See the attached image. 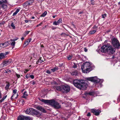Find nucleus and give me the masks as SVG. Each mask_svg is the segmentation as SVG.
<instances>
[{"mask_svg":"<svg viewBox=\"0 0 120 120\" xmlns=\"http://www.w3.org/2000/svg\"><path fill=\"white\" fill-rule=\"evenodd\" d=\"M73 83L75 87L80 90L86 89L87 84L84 83V80L75 79L74 80Z\"/></svg>","mask_w":120,"mask_h":120,"instance_id":"obj_1","label":"nucleus"},{"mask_svg":"<svg viewBox=\"0 0 120 120\" xmlns=\"http://www.w3.org/2000/svg\"><path fill=\"white\" fill-rule=\"evenodd\" d=\"M81 69L83 73H87L91 71L93 68L90 63L88 62H86L83 64Z\"/></svg>","mask_w":120,"mask_h":120,"instance_id":"obj_2","label":"nucleus"},{"mask_svg":"<svg viewBox=\"0 0 120 120\" xmlns=\"http://www.w3.org/2000/svg\"><path fill=\"white\" fill-rule=\"evenodd\" d=\"M112 43L113 46L117 49L120 48V44L117 39L114 38L112 40Z\"/></svg>","mask_w":120,"mask_h":120,"instance_id":"obj_3","label":"nucleus"},{"mask_svg":"<svg viewBox=\"0 0 120 120\" xmlns=\"http://www.w3.org/2000/svg\"><path fill=\"white\" fill-rule=\"evenodd\" d=\"M0 5L4 10H6L8 7L7 0H0Z\"/></svg>","mask_w":120,"mask_h":120,"instance_id":"obj_4","label":"nucleus"},{"mask_svg":"<svg viewBox=\"0 0 120 120\" xmlns=\"http://www.w3.org/2000/svg\"><path fill=\"white\" fill-rule=\"evenodd\" d=\"M51 105L55 109H58L61 107L60 104L54 100H52Z\"/></svg>","mask_w":120,"mask_h":120,"instance_id":"obj_5","label":"nucleus"},{"mask_svg":"<svg viewBox=\"0 0 120 120\" xmlns=\"http://www.w3.org/2000/svg\"><path fill=\"white\" fill-rule=\"evenodd\" d=\"M62 90L66 93L68 92L70 90V86L66 84L62 86Z\"/></svg>","mask_w":120,"mask_h":120,"instance_id":"obj_6","label":"nucleus"},{"mask_svg":"<svg viewBox=\"0 0 120 120\" xmlns=\"http://www.w3.org/2000/svg\"><path fill=\"white\" fill-rule=\"evenodd\" d=\"M103 81L104 80L103 79H101L98 78L97 77H93L92 82H94V83H99L101 84L103 82Z\"/></svg>","mask_w":120,"mask_h":120,"instance_id":"obj_7","label":"nucleus"},{"mask_svg":"<svg viewBox=\"0 0 120 120\" xmlns=\"http://www.w3.org/2000/svg\"><path fill=\"white\" fill-rule=\"evenodd\" d=\"M109 45H104L102 46L101 49V52L103 53L107 52Z\"/></svg>","mask_w":120,"mask_h":120,"instance_id":"obj_8","label":"nucleus"},{"mask_svg":"<svg viewBox=\"0 0 120 120\" xmlns=\"http://www.w3.org/2000/svg\"><path fill=\"white\" fill-rule=\"evenodd\" d=\"M107 52L109 54H112L115 52V49L113 48L112 46L110 45H109Z\"/></svg>","mask_w":120,"mask_h":120,"instance_id":"obj_9","label":"nucleus"},{"mask_svg":"<svg viewBox=\"0 0 120 120\" xmlns=\"http://www.w3.org/2000/svg\"><path fill=\"white\" fill-rule=\"evenodd\" d=\"M34 109L32 108H27L25 111L26 113L27 114L32 115L34 112Z\"/></svg>","mask_w":120,"mask_h":120,"instance_id":"obj_10","label":"nucleus"},{"mask_svg":"<svg viewBox=\"0 0 120 120\" xmlns=\"http://www.w3.org/2000/svg\"><path fill=\"white\" fill-rule=\"evenodd\" d=\"M12 62V60L11 59H9L7 61H4L3 63V65L4 67L6 66L11 63Z\"/></svg>","mask_w":120,"mask_h":120,"instance_id":"obj_11","label":"nucleus"},{"mask_svg":"<svg viewBox=\"0 0 120 120\" xmlns=\"http://www.w3.org/2000/svg\"><path fill=\"white\" fill-rule=\"evenodd\" d=\"M36 108L37 109L40 110L43 113H46V111L44 108L41 106H38L36 107Z\"/></svg>","mask_w":120,"mask_h":120,"instance_id":"obj_12","label":"nucleus"},{"mask_svg":"<svg viewBox=\"0 0 120 120\" xmlns=\"http://www.w3.org/2000/svg\"><path fill=\"white\" fill-rule=\"evenodd\" d=\"M91 111L92 112L94 113L95 115L96 116L99 115L100 113L101 112V111L99 110H96L94 109H92Z\"/></svg>","mask_w":120,"mask_h":120,"instance_id":"obj_13","label":"nucleus"},{"mask_svg":"<svg viewBox=\"0 0 120 120\" xmlns=\"http://www.w3.org/2000/svg\"><path fill=\"white\" fill-rule=\"evenodd\" d=\"M52 101V100H48L42 99L41 101L45 104H49L51 105Z\"/></svg>","mask_w":120,"mask_h":120,"instance_id":"obj_14","label":"nucleus"},{"mask_svg":"<svg viewBox=\"0 0 120 120\" xmlns=\"http://www.w3.org/2000/svg\"><path fill=\"white\" fill-rule=\"evenodd\" d=\"M17 90L16 89H14L13 90V95L11 96V100H13V97H14V96H15V95H16V97H15V98H17V97L18 95V94L17 93Z\"/></svg>","mask_w":120,"mask_h":120,"instance_id":"obj_15","label":"nucleus"},{"mask_svg":"<svg viewBox=\"0 0 120 120\" xmlns=\"http://www.w3.org/2000/svg\"><path fill=\"white\" fill-rule=\"evenodd\" d=\"M62 19H59L57 21H55L53 22V24L55 25H57L62 23Z\"/></svg>","mask_w":120,"mask_h":120,"instance_id":"obj_16","label":"nucleus"},{"mask_svg":"<svg viewBox=\"0 0 120 120\" xmlns=\"http://www.w3.org/2000/svg\"><path fill=\"white\" fill-rule=\"evenodd\" d=\"M40 115V113L38 111L35 110V109H34V112H33V113H32V115Z\"/></svg>","mask_w":120,"mask_h":120,"instance_id":"obj_17","label":"nucleus"},{"mask_svg":"<svg viewBox=\"0 0 120 120\" xmlns=\"http://www.w3.org/2000/svg\"><path fill=\"white\" fill-rule=\"evenodd\" d=\"M54 88L58 91H61L62 90V86H55L54 87Z\"/></svg>","mask_w":120,"mask_h":120,"instance_id":"obj_18","label":"nucleus"},{"mask_svg":"<svg viewBox=\"0 0 120 120\" xmlns=\"http://www.w3.org/2000/svg\"><path fill=\"white\" fill-rule=\"evenodd\" d=\"M32 40V39L30 38L27 40L25 42L24 44L26 45L25 46H27L29 44V43Z\"/></svg>","mask_w":120,"mask_h":120,"instance_id":"obj_19","label":"nucleus"},{"mask_svg":"<svg viewBox=\"0 0 120 120\" xmlns=\"http://www.w3.org/2000/svg\"><path fill=\"white\" fill-rule=\"evenodd\" d=\"M25 116L20 115L18 117V120H25Z\"/></svg>","mask_w":120,"mask_h":120,"instance_id":"obj_20","label":"nucleus"},{"mask_svg":"<svg viewBox=\"0 0 120 120\" xmlns=\"http://www.w3.org/2000/svg\"><path fill=\"white\" fill-rule=\"evenodd\" d=\"M28 96V94L26 91H25L23 93V95L22 96V97L23 98H26V97Z\"/></svg>","mask_w":120,"mask_h":120,"instance_id":"obj_21","label":"nucleus"},{"mask_svg":"<svg viewBox=\"0 0 120 120\" xmlns=\"http://www.w3.org/2000/svg\"><path fill=\"white\" fill-rule=\"evenodd\" d=\"M71 74L72 75L76 76L77 75L78 72L77 70L73 71L71 73Z\"/></svg>","mask_w":120,"mask_h":120,"instance_id":"obj_22","label":"nucleus"},{"mask_svg":"<svg viewBox=\"0 0 120 120\" xmlns=\"http://www.w3.org/2000/svg\"><path fill=\"white\" fill-rule=\"evenodd\" d=\"M7 83L8 84H6L5 88L6 90L8 91V89L10 85L9 82H7Z\"/></svg>","mask_w":120,"mask_h":120,"instance_id":"obj_23","label":"nucleus"},{"mask_svg":"<svg viewBox=\"0 0 120 120\" xmlns=\"http://www.w3.org/2000/svg\"><path fill=\"white\" fill-rule=\"evenodd\" d=\"M9 44V43L8 42H5L4 43H1L0 44V46H4V45H5V46L8 45Z\"/></svg>","mask_w":120,"mask_h":120,"instance_id":"obj_24","label":"nucleus"},{"mask_svg":"<svg viewBox=\"0 0 120 120\" xmlns=\"http://www.w3.org/2000/svg\"><path fill=\"white\" fill-rule=\"evenodd\" d=\"M58 70V68L57 67H55L54 68L51 69V70L53 72H54L55 71H57Z\"/></svg>","mask_w":120,"mask_h":120,"instance_id":"obj_25","label":"nucleus"},{"mask_svg":"<svg viewBox=\"0 0 120 120\" xmlns=\"http://www.w3.org/2000/svg\"><path fill=\"white\" fill-rule=\"evenodd\" d=\"M5 58L4 55L3 54V53H0V59H4Z\"/></svg>","mask_w":120,"mask_h":120,"instance_id":"obj_26","label":"nucleus"},{"mask_svg":"<svg viewBox=\"0 0 120 120\" xmlns=\"http://www.w3.org/2000/svg\"><path fill=\"white\" fill-rule=\"evenodd\" d=\"M42 58L41 57H40L39 59L38 60V61L37 62V64H38L39 63H41L43 61V60H41Z\"/></svg>","mask_w":120,"mask_h":120,"instance_id":"obj_27","label":"nucleus"},{"mask_svg":"<svg viewBox=\"0 0 120 120\" xmlns=\"http://www.w3.org/2000/svg\"><path fill=\"white\" fill-rule=\"evenodd\" d=\"M96 31V30H91L90 31L89 33L90 34H93L95 33Z\"/></svg>","mask_w":120,"mask_h":120,"instance_id":"obj_28","label":"nucleus"},{"mask_svg":"<svg viewBox=\"0 0 120 120\" xmlns=\"http://www.w3.org/2000/svg\"><path fill=\"white\" fill-rule=\"evenodd\" d=\"M20 10L19 9H17L14 12L13 14V16H14L16 15L17 13Z\"/></svg>","mask_w":120,"mask_h":120,"instance_id":"obj_29","label":"nucleus"},{"mask_svg":"<svg viewBox=\"0 0 120 120\" xmlns=\"http://www.w3.org/2000/svg\"><path fill=\"white\" fill-rule=\"evenodd\" d=\"M72 57V55H70L67 56V58L68 60H71Z\"/></svg>","mask_w":120,"mask_h":120,"instance_id":"obj_30","label":"nucleus"},{"mask_svg":"<svg viewBox=\"0 0 120 120\" xmlns=\"http://www.w3.org/2000/svg\"><path fill=\"white\" fill-rule=\"evenodd\" d=\"M12 42L11 44V45L13 47L12 48V49H13L14 48V47L15 46V42L14 41Z\"/></svg>","mask_w":120,"mask_h":120,"instance_id":"obj_31","label":"nucleus"},{"mask_svg":"<svg viewBox=\"0 0 120 120\" xmlns=\"http://www.w3.org/2000/svg\"><path fill=\"white\" fill-rule=\"evenodd\" d=\"M77 64L75 63H73V65L72 67L74 68H76L77 67Z\"/></svg>","mask_w":120,"mask_h":120,"instance_id":"obj_32","label":"nucleus"},{"mask_svg":"<svg viewBox=\"0 0 120 120\" xmlns=\"http://www.w3.org/2000/svg\"><path fill=\"white\" fill-rule=\"evenodd\" d=\"M25 120H30L31 118L29 116H25Z\"/></svg>","mask_w":120,"mask_h":120,"instance_id":"obj_33","label":"nucleus"},{"mask_svg":"<svg viewBox=\"0 0 120 120\" xmlns=\"http://www.w3.org/2000/svg\"><path fill=\"white\" fill-rule=\"evenodd\" d=\"M86 79L87 80L90 81L92 82L93 77L87 78Z\"/></svg>","mask_w":120,"mask_h":120,"instance_id":"obj_34","label":"nucleus"},{"mask_svg":"<svg viewBox=\"0 0 120 120\" xmlns=\"http://www.w3.org/2000/svg\"><path fill=\"white\" fill-rule=\"evenodd\" d=\"M47 14V12L45 11L41 15V16L42 17H44Z\"/></svg>","mask_w":120,"mask_h":120,"instance_id":"obj_35","label":"nucleus"},{"mask_svg":"<svg viewBox=\"0 0 120 120\" xmlns=\"http://www.w3.org/2000/svg\"><path fill=\"white\" fill-rule=\"evenodd\" d=\"M7 96H4L2 99L0 100V103H1L6 98Z\"/></svg>","mask_w":120,"mask_h":120,"instance_id":"obj_36","label":"nucleus"},{"mask_svg":"<svg viewBox=\"0 0 120 120\" xmlns=\"http://www.w3.org/2000/svg\"><path fill=\"white\" fill-rule=\"evenodd\" d=\"M102 18L103 19H104L105 17H106L107 14L105 13L104 14H102Z\"/></svg>","mask_w":120,"mask_h":120,"instance_id":"obj_37","label":"nucleus"},{"mask_svg":"<svg viewBox=\"0 0 120 120\" xmlns=\"http://www.w3.org/2000/svg\"><path fill=\"white\" fill-rule=\"evenodd\" d=\"M11 26L12 27L13 29H15V26L14 25V23L13 22H12L11 23Z\"/></svg>","mask_w":120,"mask_h":120,"instance_id":"obj_38","label":"nucleus"},{"mask_svg":"<svg viewBox=\"0 0 120 120\" xmlns=\"http://www.w3.org/2000/svg\"><path fill=\"white\" fill-rule=\"evenodd\" d=\"M91 4L92 5H94L95 4V2L94 0H91Z\"/></svg>","mask_w":120,"mask_h":120,"instance_id":"obj_39","label":"nucleus"},{"mask_svg":"<svg viewBox=\"0 0 120 120\" xmlns=\"http://www.w3.org/2000/svg\"><path fill=\"white\" fill-rule=\"evenodd\" d=\"M15 75H16V76L18 78H20V77L21 76L20 75L17 74L16 73H15Z\"/></svg>","mask_w":120,"mask_h":120,"instance_id":"obj_40","label":"nucleus"},{"mask_svg":"<svg viewBox=\"0 0 120 120\" xmlns=\"http://www.w3.org/2000/svg\"><path fill=\"white\" fill-rule=\"evenodd\" d=\"M8 53V52H6L5 53H3V54L4 55V57H5L6 56Z\"/></svg>","mask_w":120,"mask_h":120,"instance_id":"obj_41","label":"nucleus"},{"mask_svg":"<svg viewBox=\"0 0 120 120\" xmlns=\"http://www.w3.org/2000/svg\"><path fill=\"white\" fill-rule=\"evenodd\" d=\"M46 72L47 73L49 74H50L51 73V72L49 70H47L46 71Z\"/></svg>","mask_w":120,"mask_h":120,"instance_id":"obj_42","label":"nucleus"},{"mask_svg":"<svg viewBox=\"0 0 120 120\" xmlns=\"http://www.w3.org/2000/svg\"><path fill=\"white\" fill-rule=\"evenodd\" d=\"M30 77L32 79H33L34 78V75H31L30 76Z\"/></svg>","mask_w":120,"mask_h":120,"instance_id":"obj_43","label":"nucleus"},{"mask_svg":"<svg viewBox=\"0 0 120 120\" xmlns=\"http://www.w3.org/2000/svg\"><path fill=\"white\" fill-rule=\"evenodd\" d=\"M18 38H16L15 39H13V40H12V39H11V41H16V40H17L18 39Z\"/></svg>","mask_w":120,"mask_h":120,"instance_id":"obj_44","label":"nucleus"},{"mask_svg":"<svg viewBox=\"0 0 120 120\" xmlns=\"http://www.w3.org/2000/svg\"><path fill=\"white\" fill-rule=\"evenodd\" d=\"M29 70L27 69H25V70L24 71V73H26L27 72L29 71Z\"/></svg>","mask_w":120,"mask_h":120,"instance_id":"obj_45","label":"nucleus"},{"mask_svg":"<svg viewBox=\"0 0 120 120\" xmlns=\"http://www.w3.org/2000/svg\"><path fill=\"white\" fill-rule=\"evenodd\" d=\"M87 116H91V114L90 112H88L87 115Z\"/></svg>","mask_w":120,"mask_h":120,"instance_id":"obj_46","label":"nucleus"},{"mask_svg":"<svg viewBox=\"0 0 120 120\" xmlns=\"http://www.w3.org/2000/svg\"><path fill=\"white\" fill-rule=\"evenodd\" d=\"M84 51L85 52H86L87 51V49L86 48H84Z\"/></svg>","mask_w":120,"mask_h":120,"instance_id":"obj_47","label":"nucleus"},{"mask_svg":"<svg viewBox=\"0 0 120 120\" xmlns=\"http://www.w3.org/2000/svg\"><path fill=\"white\" fill-rule=\"evenodd\" d=\"M57 27H52V30H54L56 29V28Z\"/></svg>","mask_w":120,"mask_h":120,"instance_id":"obj_48","label":"nucleus"},{"mask_svg":"<svg viewBox=\"0 0 120 120\" xmlns=\"http://www.w3.org/2000/svg\"><path fill=\"white\" fill-rule=\"evenodd\" d=\"M7 71L8 72H11V70H10L9 69L7 70Z\"/></svg>","mask_w":120,"mask_h":120,"instance_id":"obj_49","label":"nucleus"},{"mask_svg":"<svg viewBox=\"0 0 120 120\" xmlns=\"http://www.w3.org/2000/svg\"><path fill=\"white\" fill-rule=\"evenodd\" d=\"M83 11H80L79 13L78 14L79 15L81 14H82V13H83Z\"/></svg>","mask_w":120,"mask_h":120,"instance_id":"obj_50","label":"nucleus"},{"mask_svg":"<svg viewBox=\"0 0 120 120\" xmlns=\"http://www.w3.org/2000/svg\"><path fill=\"white\" fill-rule=\"evenodd\" d=\"M57 15H53L52 16V17L53 18H55L57 16Z\"/></svg>","mask_w":120,"mask_h":120,"instance_id":"obj_51","label":"nucleus"},{"mask_svg":"<svg viewBox=\"0 0 120 120\" xmlns=\"http://www.w3.org/2000/svg\"><path fill=\"white\" fill-rule=\"evenodd\" d=\"M25 77L26 78H28L29 77V76H28V75H26Z\"/></svg>","mask_w":120,"mask_h":120,"instance_id":"obj_52","label":"nucleus"},{"mask_svg":"<svg viewBox=\"0 0 120 120\" xmlns=\"http://www.w3.org/2000/svg\"><path fill=\"white\" fill-rule=\"evenodd\" d=\"M35 83H36L35 82L33 81L32 82V84L33 85H34L35 84Z\"/></svg>","mask_w":120,"mask_h":120,"instance_id":"obj_53","label":"nucleus"},{"mask_svg":"<svg viewBox=\"0 0 120 120\" xmlns=\"http://www.w3.org/2000/svg\"><path fill=\"white\" fill-rule=\"evenodd\" d=\"M30 32V31H27L26 32V34H28L29 32Z\"/></svg>","mask_w":120,"mask_h":120,"instance_id":"obj_54","label":"nucleus"},{"mask_svg":"<svg viewBox=\"0 0 120 120\" xmlns=\"http://www.w3.org/2000/svg\"><path fill=\"white\" fill-rule=\"evenodd\" d=\"M31 2V1H29L28 2V4L29 5H30V3Z\"/></svg>","mask_w":120,"mask_h":120,"instance_id":"obj_55","label":"nucleus"},{"mask_svg":"<svg viewBox=\"0 0 120 120\" xmlns=\"http://www.w3.org/2000/svg\"><path fill=\"white\" fill-rule=\"evenodd\" d=\"M97 28V27L95 25H94V26L93 27V28L94 29H96Z\"/></svg>","mask_w":120,"mask_h":120,"instance_id":"obj_56","label":"nucleus"},{"mask_svg":"<svg viewBox=\"0 0 120 120\" xmlns=\"http://www.w3.org/2000/svg\"><path fill=\"white\" fill-rule=\"evenodd\" d=\"M25 22L26 23H27L28 22V21L27 20H25Z\"/></svg>","mask_w":120,"mask_h":120,"instance_id":"obj_57","label":"nucleus"},{"mask_svg":"<svg viewBox=\"0 0 120 120\" xmlns=\"http://www.w3.org/2000/svg\"><path fill=\"white\" fill-rule=\"evenodd\" d=\"M24 39V38L23 37H22L21 38V40L22 41Z\"/></svg>","mask_w":120,"mask_h":120,"instance_id":"obj_58","label":"nucleus"},{"mask_svg":"<svg viewBox=\"0 0 120 120\" xmlns=\"http://www.w3.org/2000/svg\"><path fill=\"white\" fill-rule=\"evenodd\" d=\"M42 24V22H41V23H40L39 24H38L39 25V26H41V24Z\"/></svg>","mask_w":120,"mask_h":120,"instance_id":"obj_59","label":"nucleus"},{"mask_svg":"<svg viewBox=\"0 0 120 120\" xmlns=\"http://www.w3.org/2000/svg\"><path fill=\"white\" fill-rule=\"evenodd\" d=\"M2 98V96L1 93H0V99L1 98Z\"/></svg>","mask_w":120,"mask_h":120,"instance_id":"obj_60","label":"nucleus"},{"mask_svg":"<svg viewBox=\"0 0 120 120\" xmlns=\"http://www.w3.org/2000/svg\"><path fill=\"white\" fill-rule=\"evenodd\" d=\"M35 18V17L34 16H32V17L31 19H34Z\"/></svg>","mask_w":120,"mask_h":120,"instance_id":"obj_61","label":"nucleus"},{"mask_svg":"<svg viewBox=\"0 0 120 120\" xmlns=\"http://www.w3.org/2000/svg\"><path fill=\"white\" fill-rule=\"evenodd\" d=\"M16 97V95H15V96H14V97H13V98H15V97Z\"/></svg>","mask_w":120,"mask_h":120,"instance_id":"obj_62","label":"nucleus"},{"mask_svg":"<svg viewBox=\"0 0 120 120\" xmlns=\"http://www.w3.org/2000/svg\"><path fill=\"white\" fill-rule=\"evenodd\" d=\"M114 58H115V57L114 56H112V58L113 59H114Z\"/></svg>","mask_w":120,"mask_h":120,"instance_id":"obj_63","label":"nucleus"},{"mask_svg":"<svg viewBox=\"0 0 120 120\" xmlns=\"http://www.w3.org/2000/svg\"><path fill=\"white\" fill-rule=\"evenodd\" d=\"M118 5H120V2H119L118 3Z\"/></svg>","mask_w":120,"mask_h":120,"instance_id":"obj_64","label":"nucleus"}]
</instances>
